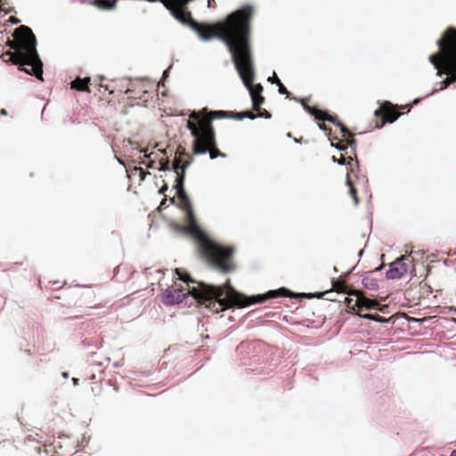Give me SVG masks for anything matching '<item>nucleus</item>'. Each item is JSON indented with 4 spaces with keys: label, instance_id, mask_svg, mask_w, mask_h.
I'll return each instance as SVG.
<instances>
[{
    "label": "nucleus",
    "instance_id": "1",
    "mask_svg": "<svg viewBox=\"0 0 456 456\" xmlns=\"http://www.w3.org/2000/svg\"><path fill=\"white\" fill-rule=\"evenodd\" d=\"M251 14V10L245 8L232 13L225 21L218 24L215 28L197 26H193V28L203 41L219 37L228 45L237 69L250 96H254L260 95L262 86L258 84L251 85L254 78L248 48V20Z\"/></svg>",
    "mask_w": 456,
    "mask_h": 456
},
{
    "label": "nucleus",
    "instance_id": "2",
    "mask_svg": "<svg viewBox=\"0 0 456 456\" xmlns=\"http://www.w3.org/2000/svg\"><path fill=\"white\" fill-rule=\"evenodd\" d=\"M188 293L191 294L195 298H216L223 310L235 305L239 307H245L255 303L264 302L271 297L287 296L285 289H280L276 290H270L263 295L246 297L235 291L228 285L216 288L203 283L200 284L197 288L189 289Z\"/></svg>",
    "mask_w": 456,
    "mask_h": 456
},
{
    "label": "nucleus",
    "instance_id": "3",
    "mask_svg": "<svg viewBox=\"0 0 456 456\" xmlns=\"http://www.w3.org/2000/svg\"><path fill=\"white\" fill-rule=\"evenodd\" d=\"M16 42L10 44V46L16 49L11 55V61L14 64L30 65L32 67V74L40 80L43 79V64L37 52V41L32 35L30 28L21 26L14 32Z\"/></svg>",
    "mask_w": 456,
    "mask_h": 456
},
{
    "label": "nucleus",
    "instance_id": "4",
    "mask_svg": "<svg viewBox=\"0 0 456 456\" xmlns=\"http://www.w3.org/2000/svg\"><path fill=\"white\" fill-rule=\"evenodd\" d=\"M440 53L429 57L430 62L437 69L436 75L445 72L444 86L456 80V31H448L438 43Z\"/></svg>",
    "mask_w": 456,
    "mask_h": 456
},
{
    "label": "nucleus",
    "instance_id": "5",
    "mask_svg": "<svg viewBox=\"0 0 456 456\" xmlns=\"http://www.w3.org/2000/svg\"><path fill=\"white\" fill-rule=\"evenodd\" d=\"M179 195L184 200V208L187 211V218L189 222L187 228L188 232L199 240L205 243V250L207 251V254L213 258L214 265L224 272H228L229 267L225 263V259L230 256V250L224 248L208 240L207 235H205L197 225L195 216L186 196L183 192H179Z\"/></svg>",
    "mask_w": 456,
    "mask_h": 456
},
{
    "label": "nucleus",
    "instance_id": "6",
    "mask_svg": "<svg viewBox=\"0 0 456 456\" xmlns=\"http://www.w3.org/2000/svg\"><path fill=\"white\" fill-rule=\"evenodd\" d=\"M187 128L194 136V152L203 155L214 147V134L209 118H200L199 113L192 112L187 122Z\"/></svg>",
    "mask_w": 456,
    "mask_h": 456
},
{
    "label": "nucleus",
    "instance_id": "7",
    "mask_svg": "<svg viewBox=\"0 0 456 456\" xmlns=\"http://www.w3.org/2000/svg\"><path fill=\"white\" fill-rule=\"evenodd\" d=\"M167 9H168L172 15L182 23H187L188 19L186 13L183 10L190 0H159Z\"/></svg>",
    "mask_w": 456,
    "mask_h": 456
},
{
    "label": "nucleus",
    "instance_id": "8",
    "mask_svg": "<svg viewBox=\"0 0 456 456\" xmlns=\"http://www.w3.org/2000/svg\"><path fill=\"white\" fill-rule=\"evenodd\" d=\"M407 272V267L403 262V258H398L394 263L390 264L389 270L387 273V277L391 280L402 278Z\"/></svg>",
    "mask_w": 456,
    "mask_h": 456
},
{
    "label": "nucleus",
    "instance_id": "9",
    "mask_svg": "<svg viewBox=\"0 0 456 456\" xmlns=\"http://www.w3.org/2000/svg\"><path fill=\"white\" fill-rule=\"evenodd\" d=\"M355 305L359 308H372L377 305V301L366 298L360 292L355 294Z\"/></svg>",
    "mask_w": 456,
    "mask_h": 456
},
{
    "label": "nucleus",
    "instance_id": "10",
    "mask_svg": "<svg viewBox=\"0 0 456 456\" xmlns=\"http://www.w3.org/2000/svg\"><path fill=\"white\" fill-rule=\"evenodd\" d=\"M374 114H375V116H379V114H384L387 118V121H388L390 123L394 122L397 118V116H395L394 114L393 110H391V106L389 103H385L379 110H377L374 112Z\"/></svg>",
    "mask_w": 456,
    "mask_h": 456
},
{
    "label": "nucleus",
    "instance_id": "11",
    "mask_svg": "<svg viewBox=\"0 0 456 456\" xmlns=\"http://www.w3.org/2000/svg\"><path fill=\"white\" fill-rule=\"evenodd\" d=\"M302 102V105H303L304 109L306 110L307 111H309V113H311L313 116H314L315 118H317V119H327V120H329L330 122H332V123L336 122V118H329V117H327V115L324 112H322L321 110H315L314 108H311V107H309L308 105H306L303 102Z\"/></svg>",
    "mask_w": 456,
    "mask_h": 456
},
{
    "label": "nucleus",
    "instance_id": "12",
    "mask_svg": "<svg viewBox=\"0 0 456 456\" xmlns=\"http://www.w3.org/2000/svg\"><path fill=\"white\" fill-rule=\"evenodd\" d=\"M93 4L102 10H113L116 6L115 1L94 0Z\"/></svg>",
    "mask_w": 456,
    "mask_h": 456
},
{
    "label": "nucleus",
    "instance_id": "13",
    "mask_svg": "<svg viewBox=\"0 0 456 456\" xmlns=\"http://www.w3.org/2000/svg\"><path fill=\"white\" fill-rule=\"evenodd\" d=\"M89 81V77L76 78L74 81L71 82V87L80 91L86 90L87 88Z\"/></svg>",
    "mask_w": 456,
    "mask_h": 456
},
{
    "label": "nucleus",
    "instance_id": "14",
    "mask_svg": "<svg viewBox=\"0 0 456 456\" xmlns=\"http://www.w3.org/2000/svg\"><path fill=\"white\" fill-rule=\"evenodd\" d=\"M186 295H187V293H182V294H177V295H174L172 293H169L166 297V302L167 304L179 303V302H181L186 297Z\"/></svg>",
    "mask_w": 456,
    "mask_h": 456
},
{
    "label": "nucleus",
    "instance_id": "15",
    "mask_svg": "<svg viewBox=\"0 0 456 456\" xmlns=\"http://www.w3.org/2000/svg\"><path fill=\"white\" fill-rule=\"evenodd\" d=\"M229 117L230 116L226 112L218 110V111H210L206 118H209V120L211 121V119H222V118H227Z\"/></svg>",
    "mask_w": 456,
    "mask_h": 456
},
{
    "label": "nucleus",
    "instance_id": "16",
    "mask_svg": "<svg viewBox=\"0 0 456 456\" xmlns=\"http://www.w3.org/2000/svg\"><path fill=\"white\" fill-rule=\"evenodd\" d=\"M251 100H252L253 108L255 110H258L260 108V106L262 105V103L264 102V99L261 96V94L251 96Z\"/></svg>",
    "mask_w": 456,
    "mask_h": 456
},
{
    "label": "nucleus",
    "instance_id": "17",
    "mask_svg": "<svg viewBox=\"0 0 456 456\" xmlns=\"http://www.w3.org/2000/svg\"><path fill=\"white\" fill-rule=\"evenodd\" d=\"M363 283L367 287L376 288L378 286L376 281L371 279H365L363 280Z\"/></svg>",
    "mask_w": 456,
    "mask_h": 456
},
{
    "label": "nucleus",
    "instance_id": "18",
    "mask_svg": "<svg viewBox=\"0 0 456 456\" xmlns=\"http://www.w3.org/2000/svg\"><path fill=\"white\" fill-rule=\"evenodd\" d=\"M346 184H347V186L349 187L351 193H352L353 195H354V189H353V187H352V184H351V183H350V181H349V178H348V177L346 178ZM354 200H355V202H356V201H357V199H356V197H355V196H354Z\"/></svg>",
    "mask_w": 456,
    "mask_h": 456
},
{
    "label": "nucleus",
    "instance_id": "19",
    "mask_svg": "<svg viewBox=\"0 0 456 456\" xmlns=\"http://www.w3.org/2000/svg\"><path fill=\"white\" fill-rule=\"evenodd\" d=\"M277 85L279 86V93L280 94H286L287 90L284 88V86L281 84L280 80H277Z\"/></svg>",
    "mask_w": 456,
    "mask_h": 456
},
{
    "label": "nucleus",
    "instance_id": "20",
    "mask_svg": "<svg viewBox=\"0 0 456 456\" xmlns=\"http://www.w3.org/2000/svg\"><path fill=\"white\" fill-rule=\"evenodd\" d=\"M175 273L176 275L178 276V278L183 281H189V278L187 276H182L180 275V273H178L177 270H175Z\"/></svg>",
    "mask_w": 456,
    "mask_h": 456
},
{
    "label": "nucleus",
    "instance_id": "21",
    "mask_svg": "<svg viewBox=\"0 0 456 456\" xmlns=\"http://www.w3.org/2000/svg\"><path fill=\"white\" fill-rule=\"evenodd\" d=\"M277 80H279V79L276 77L275 73H273L272 77H268V81L273 82V83L277 84Z\"/></svg>",
    "mask_w": 456,
    "mask_h": 456
},
{
    "label": "nucleus",
    "instance_id": "22",
    "mask_svg": "<svg viewBox=\"0 0 456 456\" xmlns=\"http://www.w3.org/2000/svg\"><path fill=\"white\" fill-rule=\"evenodd\" d=\"M364 318L370 319V320H373V321H379L378 317H375V316L370 315V314L364 315Z\"/></svg>",
    "mask_w": 456,
    "mask_h": 456
},
{
    "label": "nucleus",
    "instance_id": "23",
    "mask_svg": "<svg viewBox=\"0 0 456 456\" xmlns=\"http://www.w3.org/2000/svg\"><path fill=\"white\" fill-rule=\"evenodd\" d=\"M334 162H337L338 165L339 166H344L345 165V159H339V160H336L335 159H333Z\"/></svg>",
    "mask_w": 456,
    "mask_h": 456
},
{
    "label": "nucleus",
    "instance_id": "24",
    "mask_svg": "<svg viewBox=\"0 0 456 456\" xmlns=\"http://www.w3.org/2000/svg\"><path fill=\"white\" fill-rule=\"evenodd\" d=\"M220 155L218 153H211L210 155V159H216L217 157H219Z\"/></svg>",
    "mask_w": 456,
    "mask_h": 456
},
{
    "label": "nucleus",
    "instance_id": "25",
    "mask_svg": "<svg viewBox=\"0 0 456 456\" xmlns=\"http://www.w3.org/2000/svg\"><path fill=\"white\" fill-rule=\"evenodd\" d=\"M337 125H338L339 127H341V130H342L343 132H347V131L345 129V127H344V126H343L339 122H338V123H337Z\"/></svg>",
    "mask_w": 456,
    "mask_h": 456
},
{
    "label": "nucleus",
    "instance_id": "26",
    "mask_svg": "<svg viewBox=\"0 0 456 456\" xmlns=\"http://www.w3.org/2000/svg\"><path fill=\"white\" fill-rule=\"evenodd\" d=\"M248 118H250V119H254L255 118V117L251 116V115H248Z\"/></svg>",
    "mask_w": 456,
    "mask_h": 456
},
{
    "label": "nucleus",
    "instance_id": "27",
    "mask_svg": "<svg viewBox=\"0 0 456 456\" xmlns=\"http://www.w3.org/2000/svg\"><path fill=\"white\" fill-rule=\"evenodd\" d=\"M21 70L26 71V72H28V73H30V71H28V69H24V68H22V69H21Z\"/></svg>",
    "mask_w": 456,
    "mask_h": 456
},
{
    "label": "nucleus",
    "instance_id": "28",
    "mask_svg": "<svg viewBox=\"0 0 456 456\" xmlns=\"http://www.w3.org/2000/svg\"><path fill=\"white\" fill-rule=\"evenodd\" d=\"M452 456H456V451L452 453Z\"/></svg>",
    "mask_w": 456,
    "mask_h": 456
}]
</instances>
